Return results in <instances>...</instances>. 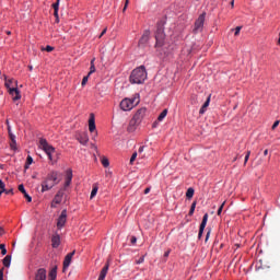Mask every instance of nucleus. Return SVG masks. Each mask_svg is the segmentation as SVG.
<instances>
[{
	"mask_svg": "<svg viewBox=\"0 0 280 280\" xmlns=\"http://www.w3.org/2000/svg\"><path fill=\"white\" fill-rule=\"evenodd\" d=\"M210 235H211V230H209V231L207 232L206 242L209 240Z\"/></svg>",
	"mask_w": 280,
	"mask_h": 280,
	"instance_id": "nucleus-48",
	"label": "nucleus"
},
{
	"mask_svg": "<svg viewBox=\"0 0 280 280\" xmlns=\"http://www.w3.org/2000/svg\"><path fill=\"white\" fill-rule=\"evenodd\" d=\"M59 8H60V0H57L55 3H52V9L59 10Z\"/></svg>",
	"mask_w": 280,
	"mask_h": 280,
	"instance_id": "nucleus-36",
	"label": "nucleus"
},
{
	"mask_svg": "<svg viewBox=\"0 0 280 280\" xmlns=\"http://www.w3.org/2000/svg\"><path fill=\"white\" fill-rule=\"evenodd\" d=\"M147 109L144 107L138 109L133 115L132 119L129 122L128 131H135V126H139L141 121H143V117H145Z\"/></svg>",
	"mask_w": 280,
	"mask_h": 280,
	"instance_id": "nucleus-3",
	"label": "nucleus"
},
{
	"mask_svg": "<svg viewBox=\"0 0 280 280\" xmlns=\"http://www.w3.org/2000/svg\"><path fill=\"white\" fill-rule=\"evenodd\" d=\"M77 140L81 145H86L89 143V133L88 132H82L77 136Z\"/></svg>",
	"mask_w": 280,
	"mask_h": 280,
	"instance_id": "nucleus-13",
	"label": "nucleus"
},
{
	"mask_svg": "<svg viewBox=\"0 0 280 280\" xmlns=\"http://www.w3.org/2000/svg\"><path fill=\"white\" fill-rule=\"evenodd\" d=\"M58 176H60V174L57 171H52L47 174L46 178L42 182V194H45V191L54 189V187H56V185L60 183Z\"/></svg>",
	"mask_w": 280,
	"mask_h": 280,
	"instance_id": "nucleus-1",
	"label": "nucleus"
},
{
	"mask_svg": "<svg viewBox=\"0 0 280 280\" xmlns=\"http://www.w3.org/2000/svg\"><path fill=\"white\" fill-rule=\"evenodd\" d=\"M138 152H143V147H140Z\"/></svg>",
	"mask_w": 280,
	"mask_h": 280,
	"instance_id": "nucleus-59",
	"label": "nucleus"
},
{
	"mask_svg": "<svg viewBox=\"0 0 280 280\" xmlns=\"http://www.w3.org/2000/svg\"><path fill=\"white\" fill-rule=\"evenodd\" d=\"M248 159H250V151H247V153L245 155L244 165H246V163H248Z\"/></svg>",
	"mask_w": 280,
	"mask_h": 280,
	"instance_id": "nucleus-39",
	"label": "nucleus"
},
{
	"mask_svg": "<svg viewBox=\"0 0 280 280\" xmlns=\"http://www.w3.org/2000/svg\"><path fill=\"white\" fill-rule=\"evenodd\" d=\"M4 194V191L3 190H0V196H2Z\"/></svg>",
	"mask_w": 280,
	"mask_h": 280,
	"instance_id": "nucleus-60",
	"label": "nucleus"
},
{
	"mask_svg": "<svg viewBox=\"0 0 280 280\" xmlns=\"http://www.w3.org/2000/svg\"><path fill=\"white\" fill-rule=\"evenodd\" d=\"M49 279H56L58 277V267H54L48 275Z\"/></svg>",
	"mask_w": 280,
	"mask_h": 280,
	"instance_id": "nucleus-25",
	"label": "nucleus"
},
{
	"mask_svg": "<svg viewBox=\"0 0 280 280\" xmlns=\"http://www.w3.org/2000/svg\"><path fill=\"white\" fill-rule=\"evenodd\" d=\"M65 196V190L60 189L58 190V192L55 195L52 201H51V209H56V205H60V202H62V198Z\"/></svg>",
	"mask_w": 280,
	"mask_h": 280,
	"instance_id": "nucleus-8",
	"label": "nucleus"
},
{
	"mask_svg": "<svg viewBox=\"0 0 280 280\" xmlns=\"http://www.w3.org/2000/svg\"><path fill=\"white\" fill-rule=\"evenodd\" d=\"M24 168H25V170H30V165H27V163H25Z\"/></svg>",
	"mask_w": 280,
	"mask_h": 280,
	"instance_id": "nucleus-57",
	"label": "nucleus"
},
{
	"mask_svg": "<svg viewBox=\"0 0 280 280\" xmlns=\"http://www.w3.org/2000/svg\"><path fill=\"white\" fill-rule=\"evenodd\" d=\"M186 198L191 199L194 198V188H188L186 191Z\"/></svg>",
	"mask_w": 280,
	"mask_h": 280,
	"instance_id": "nucleus-29",
	"label": "nucleus"
},
{
	"mask_svg": "<svg viewBox=\"0 0 280 280\" xmlns=\"http://www.w3.org/2000/svg\"><path fill=\"white\" fill-rule=\"evenodd\" d=\"M9 94L12 96L14 102L21 100V92L16 88L10 89Z\"/></svg>",
	"mask_w": 280,
	"mask_h": 280,
	"instance_id": "nucleus-15",
	"label": "nucleus"
},
{
	"mask_svg": "<svg viewBox=\"0 0 280 280\" xmlns=\"http://www.w3.org/2000/svg\"><path fill=\"white\" fill-rule=\"evenodd\" d=\"M144 194H145V195L150 194V187H148V188L144 189Z\"/></svg>",
	"mask_w": 280,
	"mask_h": 280,
	"instance_id": "nucleus-53",
	"label": "nucleus"
},
{
	"mask_svg": "<svg viewBox=\"0 0 280 280\" xmlns=\"http://www.w3.org/2000/svg\"><path fill=\"white\" fill-rule=\"evenodd\" d=\"M73 255H75V250L66 255L65 260H63V272H65V270H67V268H69V266H71V260L73 259Z\"/></svg>",
	"mask_w": 280,
	"mask_h": 280,
	"instance_id": "nucleus-12",
	"label": "nucleus"
},
{
	"mask_svg": "<svg viewBox=\"0 0 280 280\" xmlns=\"http://www.w3.org/2000/svg\"><path fill=\"white\" fill-rule=\"evenodd\" d=\"M30 70L32 71V67H30Z\"/></svg>",
	"mask_w": 280,
	"mask_h": 280,
	"instance_id": "nucleus-64",
	"label": "nucleus"
},
{
	"mask_svg": "<svg viewBox=\"0 0 280 280\" xmlns=\"http://www.w3.org/2000/svg\"><path fill=\"white\" fill-rule=\"evenodd\" d=\"M155 47H163V45H165V30L161 26L158 25V30L155 33Z\"/></svg>",
	"mask_w": 280,
	"mask_h": 280,
	"instance_id": "nucleus-6",
	"label": "nucleus"
},
{
	"mask_svg": "<svg viewBox=\"0 0 280 280\" xmlns=\"http://www.w3.org/2000/svg\"><path fill=\"white\" fill-rule=\"evenodd\" d=\"M89 130L90 132H95V116L91 114L89 119Z\"/></svg>",
	"mask_w": 280,
	"mask_h": 280,
	"instance_id": "nucleus-20",
	"label": "nucleus"
},
{
	"mask_svg": "<svg viewBox=\"0 0 280 280\" xmlns=\"http://www.w3.org/2000/svg\"><path fill=\"white\" fill-rule=\"evenodd\" d=\"M235 7V0H232L231 1V8H234Z\"/></svg>",
	"mask_w": 280,
	"mask_h": 280,
	"instance_id": "nucleus-55",
	"label": "nucleus"
},
{
	"mask_svg": "<svg viewBox=\"0 0 280 280\" xmlns=\"http://www.w3.org/2000/svg\"><path fill=\"white\" fill-rule=\"evenodd\" d=\"M102 165H103V167H108V165H110V163L108 162V159L103 158L102 159Z\"/></svg>",
	"mask_w": 280,
	"mask_h": 280,
	"instance_id": "nucleus-34",
	"label": "nucleus"
},
{
	"mask_svg": "<svg viewBox=\"0 0 280 280\" xmlns=\"http://www.w3.org/2000/svg\"><path fill=\"white\" fill-rule=\"evenodd\" d=\"M2 264H3L4 268H10V264H12V256L11 255H7L3 258Z\"/></svg>",
	"mask_w": 280,
	"mask_h": 280,
	"instance_id": "nucleus-24",
	"label": "nucleus"
},
{
	"mask_svg": "<svg viewBox=\"0 0 280 280\" xmlns=\"http://www.w3.org/2000/svg\"><path fill=\"white\" fill-rule=\"evenodd\" d=\"M143 261H145V257L141 256L138 260H136V264H143Z\"/></svg>",
	"mask_w": 280,
	"mask_h": 280,
	"instance_id": "nucleus-42",
	"label": "nucleus"
},
{
	"mask_svg": "<svg viewBox=\"0 0 280 280\" xmlns=\"http://www.w3.org/2000/svg\"><path fill=\"white\" fill-rule=\"evenodd\" d=\"M65 224H67V210H62L61 214L59 215L58 220H57V228L63 229Z\"/></svg>",
	"mask_w": 280,
	"mask_h": 280,
	"instance_id": "nucleus-9",
	"label": "nucleus"
},
{
	"mask_svg": "<svg viewBox=\"0 0 280 280\" xmlns=\"http://www.w3.org/2000/svg\"><path fill=\"white\" fill-rule=\"evenodd\" d=\"M240 32H242V26H237V27L235 28L234 36H240Z\"/></svg>",
	"mask_w": 280,
	"mask_h": 280,
	"instance_id": "nucleus-40",
	"label": "nucleus"
},
{
	"mask_svg": "<svg viewBox=\"0 0 280 280\" xmlns=\"http://www.w3.org/2000/svg\"><path fill=\"white\" fill-rule=\"evenodd\" d=\"M86 82H89V74L83 78V80L81 82L82 86H85Z\"/></svg>",
	"mask_w": 280,
	"mask_h": 280,
	"instance_id": "nucleus-41",
	"label": "nucleus"
},
{
	"mask_svg": "<svg viewBox=\"0 0 280 280\" xmlns=\"http://www.w3.org/2000/svg\"><path fill=\"white\" fill-rule=\"evenodd\" d=\"M9 137L11 139V143H10L11 150H16V136H14V133L10 132Z\"/></svg>",
	"mask_w": 280,
	"mask_h": 280,
	"instance_id": "nucleus-23",
	"label": "nucleus"
},
{
	"mask_svg": "<svg viewBox=\"0 0 280 280\" xmlns=\"http://www.w3.org/2000/svg\"><path fill=\"white\" fill-rule=\"evenodd\" d=\"M209 221V214L206 213L202 218L201 224L199 226V233H198V237L200 240V237H202V233H205V229L207 228V222Z\"/></svg>",
	"mask_w": 280,
	"mask_h": 280,
	"instance_id": "nucleus-10",
	"label": "nucleus"
},
{
	"mask_svg": "<svg viewBox=\"0 0 280 280\" xmlns=\"http://www.w3.org/2000/svg\"><path fill=\"white\" fill-rule=\"evenodd\" d=\"M210 235H211V230H209V231L207 232L206 242L209 240Z\"/></svg>",
	"mask_w": 280,
	"mask_h": 280,
	"instance_id": "nucleus-47",
	"label": "nucleus"
},
{
	"mask_svg": "<svg viewBox=\"0 0 280 280\" xmlns=\"http://www.w3.org/2000/svg\"><path fill=\"white\" fill-rule=\"evenodd\" d=\"M0 280H3V269H0Z\"/></svg>",
	"mask_w": 280,
	"mask_h": 280,
	"instance_id": "nucleus-52",
	"label": "nucleus"
},
{
	"mask_svg": "<svg viewBox=\"0 0 280 280\" xmlns=\"http://www.w3.org/2000/svg\"><path fill=\"white\" fill-rule=\"evenodd\" d=\"M224 205H226V201H223L222 205L219 207L217 215H222V210L224 209Z\"/></svg>",
	"mask_w": 280,
	"mask_h": 280,
	"instance_id": "nucleus-32",
	"label": "nucleus"
},
{
	"mask_svg": "<svg viewBox=\"0 0 280 280\" xmlns=\"http://www.w3.org/2000/svg\"><path fill=\"white\" fill-rule=\"evenodd\" d=\"M42 51L51 52V51H54V47L52 46H46L45 48H42Z\"/></svg>",
	"mask_w": 280,
	"mask_h": 280,
	"instance_id": "nucleus-37",
	"label": "nucleus"
},
{
	"mask_svg": "<svg viewBox=\"0 0 280 280\" xmlns=\"http://www.w3.org/2000/svg\"><path fill=\"white\" fill-rule=\"evenodd\" d=\"M170 253H172V250H166L165 253H164V257H170Z\"/></svg>",
	"mask_w": 280,
	"mask_h": 280,
	"instance_id": "nucleus-49",
	"label": "nucleus"
},
{
	"mask_svg": "<svg viewBox=\"0 0 280 280\" xmlns=\"http://www.w3.org/2000/svg\"><path fill=\"white\" fill-rule=\"evenodd\" d=\"M207 16V13H201L198 19L195 21V26H194V34H199V32H202L205 28V19Z\"/></svg>",
	"mask_w": 280,
	"mask_h": 280,
	"instance_id": "nucleus-7",
	"label": "nucleus"
},
{
	"mask_svg": "<svg viewBox=\"0 0 280 280\" xmlns=\"http://www.w3.org/2000/svg\"><path fill=\"white\" fill-rule=\"evenodd\" d=\"M210 102H211V97H208L199 110L200 115H205V113L207 112V108H209Z\"/></svg>",
	"mask_w": 280,
	"mask_h": 280,
	"instance_id": "nucleus-22",
	"label": "nucleus"
},
{
	"mask_svg": "<svg viewBox=\"0 0 280 280\" xmlns=\"http://www.w3.org/2000/svg\"><path fill=\"white\" fill-rule=\"evenodd\" d=\"M129 3H130V0H126V1H125V7H124V9H122V12H126V10H128Z\"/></svg>",
	"mask_w": 280,
	"mask_h": 280,
	"instance_id": "nucleus-43",
	"label": "nucleus"
},
{
	"mask_svg": "<svg viewBox=\"0 0 280 280\" xmlns=\"http://www.w3.org/2000/svg\"><path fill=\"white\" fill-rule=\"evenodd\" d=\"M167 117V109H164L158 117V121H163V119Z\"/></svg>",
	"mask_w": 280,
	"mask_h": 280,
	"instance_id": "nucleus-28",
	"label": "nucleus"
},
{
	"mask_svg": "<svg viewBox=\"0 0 280 280\" xmlns=\"http://www.w3.org/2000/svg\"><path fill=\"white\" fill-rule=\"evenodd\" d=\"M39 148L42 150H44V152L47 154L49 161H54V158L51 156V154H54V152H56V149L49 144V142H47V139H40L39 140Z\"/></svg>",
	"mask_w": 280,
	"mask_h": 280,
	"instance_id": "nucleus-4",
	"label": "nucleus"
},
{
	"mask_svg": "<svg viewBox=\"0 0 280 280\" xmlns=\"http://www.w3.org/2000/svg\"><path fill=\"white\" fill-rule=\"evenodd\" d=\"M54 16L57 19L58 21V10H54Z\"/></svg>",
	"mask_w": 280,
	"mask_h": 280,
	"instance_id": "nucleus-50",
	"label": "nucleus"
},
{
	"mask_svg": "<svg viewBox=\"0 0 280 280\" xmlns=\"http://www.w3.org/2000/svg\"><path fill=\"white\" fill-rule=\"evenodd\" d=\"M14 84L16 81L14 79H5L4 86L10 91V89H15Z\"/></svg>",
	"mask_w": 280,
	"mask_h": 280,
	"instance_id": "nucleus-21",
	"label": "nucleus"
},
{
	"mask_svg": "<svg viewBox=\"0 0 280 280\" xmlns=\"http://www.w3.org/2000/svg\"><path fill=\"white\" fill-rule=\"evenodd\" d=\"M10 132H12V127L8 126V133L10 135Z\"/></svg>",
	"mask_w": 280,
	"mask_h": 280,
	"instance_id": "nucleus-54",
	"label": "nucleus"
},
{
	"mask_svg": "<svg viewBox=\"0 0 280 280\" xmlns=\"http://www.w3.org/2000/svg\"><path fill=\"white\" fill-rule=\"evenodd\" d=\"M0 250H1V255H8V249H5L4 244H0Z\"/></svg>",
	"mask_w": 280,
	"mask_h": 280,
	"instance_id": "nucleus-33",
	"label": "nucleus"
},
{
	"mask_svg": "<svg viewBox=\"0 0 280 280\" xmlns=\"http://www.w3.org/2000/svg\"><path fill=\"white\" fill-rule=\"evenodd\" d=\"M92 73H95V59L91 60L90 72L88 75H92Z\"/></svg>",
	"mask_w": 280,
	"mask_h": 280,
	"instance_id": "nucleus-27",
	"label": "nucleus"
},
{
	"mask_svg": "<svg viewBox=\"0 0 280 280\" xmlns=\"http://www.w3.org/2000/svg\"><path fill=\"white\" fill-rule=\"evenodd\" d=\"M137 104H139V98L137 97L125 98L120 102V108L121 110H132Z\"/></svg>",
	"mask_w": 280,
	"mask_h": 280,
	"instance_id": "nucleus-5",
	"label": "nucleus"
},
{
	"mask_svg": "<svg viewBox=\"0 0 280 280\" xmlns=\"http://www.w3.org/2000/svg\"><path fill=\"white\" fill-rule=\"evenodd\" d=\"M51 246H52V248H58V246H60V234L56 233L52 235Z\"/></svg>",
	"mask_w": 280,
	"mask_h": 280,
	"instance_id": "nucleus-17",
	"label": "nucleus"
},
{
	"mask_svg": "<svg viewBox=\"0 0 280 280\" xmlns=\"http://www.w3.org/2000/svg\"><path fill=\"white\" fill-rule=\"evenodd\" d=\"M130 243L133 244V245L137 244V237L132 236Z\"/></svg>",
	"mask_w": 280,
	"mask_h": 280,
	"instance_id": "nucleus-46",
	"label": "nucleus"
},
{
	"mask_svg": "<svg viewBox=\"0 0 280 280\" xmlns=\"http://www.w3.org/2000/svg\"><path fill=\"white\" fill-rule=\"evenodd\" d=\"M100 187L97 186V184H93V188H92V191H91V200H93V198H95L97 196V191H98Z\"/></svg>",
	"mask_w": 280,
	"mask_h": 280,
	"instance_id": "nucleus-26",
	"label": "nucleus"
},
{
	"mask_svg": "<svg viewBox=\"0 0 280 280\" xmlns=\"http://www.w3.org/2000/svg\"><path fill=\"white\" fill-rule=\"evenodd\" d=\"M0 235H3V228L0 226Z\"/></svg>",
	"mask_w": 280,
	"mask_h": 280,
	"instance_id": "nucleus-58",
	"label": "nucleus"
},
{
	"mask_svg": "<svg viewBox=\"0 0 280 280\" xmlns=\"http://www.w3.org/2000/svg\"><path fill=\"white\" fill-rule=\"evenodd\" d=\"M35 280H47V270L45 268H40L35 273Z\"/></svg>",
	"mask_w": 280,
	"mask_h": 280,
	"instance_id": "nucleus-14",
	"label": "nucleus"
},
{
	"mask_svg": "<svg viewBox=\"0 0 280 280\" xmlns=\"http://www.w3.org/2000/svg\"><path fill=\"white\" fill-rule=\"evenodd\" d=\"M71 180H73V171L68 170L66 172V182H65V185L62 188L63 191L67 190V187H69L71 185Z\"/></svg>",
	"mask_w": 280,
	"mask_h": 280,
	"instance_id": "nucleus-11",
	"label": "nucleus"
},
{
	"mask_svg": "<svg viewBox=\"0 0 280 280\" xmlns=\"http://www.w3.org/2000/svg\"><path fill=\"white\" fill-rule=\"evenodd\" d=\"M2 191H4V194L7 196H14V189L13 188H11V189L4 188Z\"/></svg>",
	"mask_w": 280,
	"mask_h": 280,
	"instance_id": "nucleus-30",
	"label": "nucleus"
},
{
	"mask_svg": "<svg viewBox=\"0 0 280 280\" xmlns=\"http://www.w3.org/2000/svg\"><path fill=\"white\" fill-rule=\"evenodd\" d=\"M49 280H56V279H54V278H49Z\"/></svg>",
	"mask_w": 280,
	"mask_h": 280,
	"instance_id": "nucleus-62",
	"label": "nucleus"
},
{
	"mask_svg": "<svg viewBox=\"0 0 280 280\" xmlns=\"http://www.w3.org/2000/svg\"><path fill=\"white\" fill-rule=\"evenodd\" d=\"M104 34H106V28H104L101 33V35L98 36V38H102V36H104Z\"/></svg>",
	"mask_w": 280,
	"mask_h": 280,
	"instance_id": "nucleus-51",
	"label": "nucleus"
},
{
	"mask_svg": "<svg viewBox=\"0 0 280 280\" xmlns=\"http://www.w3.org/2000/svg\"><path fill=\"white\" fill-rule=\"evenodd\" d=\"M5 189V183H3L2 179H0V190H4Z\"/></svg>",
	"mask_w": 280,
	"mask_h": 280,
	"instance_id": "nucleus-44",
	"label": "nucleus"
},
{
	"mask_svg": "<svg viewBox=\"0 0 280 280\" xmlns=\"http://www.w3.org/2000/svg\"><path fill=\"white\" fill-rule=\"evenodd\" d=\"M148 78V72L145 71V66H140L132 70L130 74L131 84H143Z\"/></svg>",
	"mask_w": 280,
	"mask_h": 280,
	"instance_id": "nucleus-2",
	"label": "nucleus"
},
{
	"mask_svg": "<svg viewBox=\"0 0 280 280\" xmlns=\"http://www.w3.org/2000/svg\"><path fill=\"white\" fill-rule=\"evenodd\" d=\"M7 34H9V35H10L11 33H10V32H7Z\"/></svg>",
	"mask_w": 280,
	"mask_h": 280,
	"instance_id": "nucleus-63",
	"label": "nucleus"
},
{
	"mask_svg": "<svg viewBox=\"0 0 280 280\" xmlns=\"http://www.w3.org/2000/svg\"><path fill=\"white\" fill-rule=\"evenodd\" d=\"M7 126H10V121L9 120H7Z\"/></svg>",
	"mask_w": 280,
	"mask_h": 280,
	"instance_id": "nucleus-61",
	"label": "nucleus"
},
{
	"mask_svg": "<svg viewBox=\"0 0 280 280\" xmlns=\"http://www.w3.org/2000/svg\"><path fill=\"white\" fill-rule=\"evenodd\" d=\"M137 160V152H135L131 158H130V164L132 165V163H135V161Z\"/></svg>",
	"mask_w": 280,
	"mask_h": 280,
	"instance_id": "nucleus-38",
	"label": "nucleus"
},
{
	"mask_svg": "<svg viewBox=\"0 0 280 280\" xmlns=\"http://www.w3.org/2000/svg\"><path fill=\"white\" fill-rule=\"evenodd\" d=\"M32 163H34V159L32 158V155H27V158H26V164H27V165H32Z\"/></svg>",
	"mask_w": 280,
	"mask_h": 280,
	"instance_id": "nucleus-35",
	"label": "nucleus"
},
{
	"mask_svg": "<svg viewBox=\"0 0 280 280\" xmlns=\"http://www.w3.org/2000/svg\"><path fill=\"white\" fill-rule=\"evenodd\" d=\"M264 155H265V156H268V149H266V150L264 151Z\"/></svg>",
	"mask_w": 280,
	"mask_h": 280,
	"instance_id": "nucleus-56",
	"label": "nucleus"
},
{
	"mask_svg": "<svg viewBox=\"0 0 280 280\" xmlns=\"http://www.w3.org/2000/svg\"><path fill=\"white\" fill-rule=\"evenodd\" d=\"M279 126V120H276L271 127L272 130H275Z\"/></svg>",
	"mask_w": 280,
	"mask_h": 280,
	"instance_id": "nucleus-45",
	"label": "nucleus"
},
{
	"mask_svg": "<svg viewBox=\"0 0 280 280\" xmlns=\"http://www.w3.org/2000/svg\"><path fill=\"white\" fill-rule=\"evenodd\" d=\"M18 189H19V191H21V194H23V196L27 200V202H32V196H30V194H27V191L25 190V186H23V184L19 185Z\"/></svg>",
	"mask_w": 280,
	"mask_h": 280,
	"instance_id": "nucleus-18",
	"label": "nucleus"
},
{
	"mask_svg": "<svg viewBox=\"0 0 280 280\" xmlns=\"http://www.w3.org/2000/svg\"><path fill=\"white\" fill-rule=\"evenodd\" d=\"M110 267V265L107 262L103 269L101 270V273L98 276V280H105L106 279V275H108V268Z\"/></svg>",
	"mask_w": 280,
	"mask_h": 280,
	"instance_id": "nucleus-19",
	"label": "nucleus"
},
{
	"mask_svg": "<svg viewBox=\"0 0 280 280\" xmlns=\"http://www.w3.org/2000/svg\"><path fill=\"white\" fill-rule=\"evenodd\" d=\"M194 211H196V201L191 203L190 210L188 212V215H194Z\"/></svg>",
	"mask_w": 280,
	"mask_h": 280,
	"instance_id": "nucleus-31",
	"label": "nucleus"
},
{
	"mask_svg": "<svg viewBox=\"0 0 280 280\" xmlns=\"http://www.w3.org/2000/svg\"><path fill=\"white\" fill-rule=\"evenodd\" d=\"M150 40V31H144L143 35L141 36L139 40V45L143 46Z\"/></svg>",
	"mask_w": 280,
	"mask_h": 280,
	"instance_id": "nucleus-16",
	"label": "nucleus"
}]
</instances>
